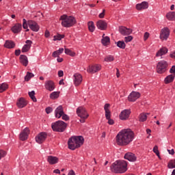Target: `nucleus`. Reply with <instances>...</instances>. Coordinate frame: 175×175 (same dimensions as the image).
I'll return each mask as SVG.
<instances>
[{
	"label": "nucleus",
	"instance_id": "nucleus-1",
	"mask_svg": "<svg viewBox=\"0 0 175 175\" xmlns=\"http://www.w3.org/2000/svg\"><path fill=\"white\" fill-rule=\"evenodd\" d=\"M135 133L132 130L127 129L122 130L116 136V143L118 146H128L133 142Z\"/></svg>",
	"mask_w": 175,
	"mask_h": 175
},
{
	"label": "nucleus",
	"instance_id": "nucleus-2",
	"mask_svg": "<svg viewBox=\"0 0 175 175\" xmlns=\"http://www.w3.org/2000/svg\"><path fill=\"white\" fill-rule=\"evenodd\" d=\"M128 163L124 160H118L115 161L111 165V172L113 173H125L128 170Z\"/></svg>",
	"mask_w": 175,
	"mask_h": 175
},
{
	"label": "nucleus",
	"instance_id": "nucleus-3",
	"mask_svg": "<svg viewBox=\"0 0 175 175\" xmlns=\"http://www.w3.org/2000/svg\"><path fill=\"white\" fill-rule=\"evenodd\" d=\"M84 143V138L81 136H74L68 139V145L70 150H76L83 146Z\"/></svg>",
	"mask_w": 175,
	"mask_h": 175
},
{
	"label": "nucleus",
	"instance_id": "nucleus-4",
	"mask_svg": "<svg viewBox=\"0 0 175 175\" xmlns=\"http://www.w3.org/2000/svg\"><path fill=\"white\" fill-rule=\"evenodd\" d=\"M60 20L62 21V27L65 28H70V27H73L76 24V18L73 16L62 15L60 17Z\"/></svg>",
	"mask_w": 175,
	"mask_h": 175
},
{
	"label": "nucleus",
	"instance_id": "nucleus-5",
	"mask_svg": "<svg viewBox=\"0 0 175 175\" xmlns=\"http://www.w3.org/2000/svg\"><path fill=\"white\" fill-rule=\"evenodd\" d=\"M51 126L52 129L55 132H64V131L66 129V123H65L64 121L59 120L55 123H53Z\"/></svg>",
	"mask_w": 175,
	"mask_h": 175
},
{
	"label": "nucleus",
	"instance_id": "nucleus-6",
	"mask_svg": "<svg viewBox=\"0 0 175 175\" xmlns=\"http://www.w3.org/2000/svg\"><path fill=\"white\" fill-rule=\"evenodd\" d=\"M77 114L78 117H80V122L84 123L85 122V120L88 118V113H87V110L85 108L83 107H79L77 109Z\"/></svg>",
	"mask_w": 175,
	"mask_h": 175
},
{
	"label": "nucleus",
	"instance_id": "nucleus-7",
	"mask_svg": "<svg viewBox=\"0 0 175 175\" xmlns=\"http://www.w3.org/2000/svg\"><path fill=\"white\" fill-rule=\"evenodd\" d=\"M167 70V62L166 61H160L157 66V72L160 75L165 73Z\"/></svg>",
	"mask_w": 175,
	"mask_h": 175
},
{
	"label": "nucleus",
	"instance_id": "nucleus-8",
	"mask_svg": "<svg viewBox=\"0 0 175 175\" xmlns=\"http://www.w3.org/2000/svg\"><path fill=\"white\" fill-rule=\"evenodd\" d=\"M170 35V31L169 30V28L165 27L162 29L160 33V39L161 40H167V38H169Z\"/></svg>",
	"mask_w": 175,
	"mask_h": 175
},
{
	"label": "nucleus",
	"instance_id": "nucleus-9",
	"mask_svg": "<svg viewBox=\"0 0 175 175\" xmlns=\"http://www.w3.org/2000/svg\"><path fill=\"white\" fill-rule=\"evenodd\" d=\"M28 27L33 32H38L40 29L39 25L35 21H28Z\"/></svg>",
	"mask_w": 175,
	"mask_h": 175
},
{
	"label": "nucleus",
	"instance_id": "nucleus-10",
	"mask_svg": "<svg viewBox=\"0 0 175 175\" xmlns=\"http://www.w3.org/2000/svg\"><path fill=\"white\" fill-rule=\"evenodd\" d=\"M101 68L102 67L99 64L90 66L87 69V72L92 74L96 73V72H99V70H100Z\"/></svg>",
	"mask_w": 175,
	"mask_h": 175
},
{
	"label": "nucleus",
	"instance_id": "nucleus-11",
	"mask_svg": "<svg viewBox=\"0 0 175 175\" xmlns=\"http://www.w3.org/2000/svg\"><path fill=\"white\" fill-rule=\"evenodd\" d=\"M73 78L74 84L76 87L81 84V81H83V77L81 75L76 73L73 75Z\"/></svg>",
	"mask_w": 175,
	"mask_h": 175
},
{
	"label": "nucleus",
	"instance_id": "nucleus-12",
	"mask_svg": "<svg viewBox=\"0 0 175 175\" xmlns=\"http://www.w3.org/2000/svg\"><path fill=\"white\" fill-rule=\"evenodd\" d=\"M139 98H140V93L137 92H132L129 97V102H135V100H137V99H139Z\"/></svg>",
	"mask_w": 175,
	"mask_h": 175
},
{
	"label": "nucleus",
	"instance_id": "nucleus-13",
	"mask_svg": "<svg viewBox=\"0 0 175 175\" xmlns=\"http://www.w3.org/2000/svg\"><path fill=\"white\" fill-rule=\"evenodd\" d=\"M46 137H47L46 133H40L36 137V142L38 143V144H42V143L46 140Z\"/></svg>",
	"mask_w": 175,
	"mask_h": 175
},
{
	"label": "nucleus",
	"instance_id": "nucleus-14",
	"mask_svg": "<svg viewBox=\"0 0 175 175\" xmlns=\"http://www.w3.org/2000/svg\"><path fill=\"white\" fill-rule=\"evenodd\" d=\"M131 115V109H124L120 114V120H125L129 118V116Z\"/></svg>",
	"mask_w": 175,
	"mask_h": 175
},
{
	"label": "nucleus",
	"instance_id": "nucleus-15",
	"mask_svg": "<svg viewBox=\"0 0 175 175\" xmlns=\"http://www.w3.org/2000/svg\"><path fill=\"white\" fill-rule=\"evenodd\" d=\"M44 87L48 91H54L55 90V84L53 81H46Z\"/></svg>",
	"mask_w": 175,
	"mask_h": 175
},
{
	"label": "nucleus",
	"instance_id": "nucleus-16",
	"mask_svg": "<svg viewBox=\"0 0 175 175\" xmlns=\"http://www.w3.org/2000/svg\"><path fill=\"white\" fill-rule=\"evenodd\" d=\"M119 32L121 33V35L125 36L126 35H131V33H132V29H128L124 26H121L119 27Z\"/></svg>",
	"mask_w": 175,
	"mask_h": 175
},
{
	"label": "nucleus",
	"instance_id": "nucleus-17",
	"mask_svg": "<svg viewBox=\"0 0 175 175\" xmlns=\"http://www.w3.org/2000/svg\"><path fill=\"white\" fill-rule=\"evenodd\" d=\"M96 27L101 31H105L107 28V23L105 21L100 20L96 23Z\"/></svg>",
	"mask_w": 175,
	"mask_h": 175
},
{
	"label": "nucleus",
	"instance_id": "nucleus-18",
	"mask_svg": "<svg viewBox=\"0 0 175 175\" xmlns=\"http://www.w3.org/2000/svg\"><path fill=\"white\" fill-rule=\"evenodd\" d=\"M64 113V107H62V105H60L55 109V116L56 117V118H59L60 117H62Z\"/></svg>",
	"mask_w": 175,
	"mask_h": 175
},
{
	"label": "nucleus",
	"instance_id": "nucleus-19",
	"mask_svg": "<svg viewBox=\"0 0 175 175\" xmlns=\"http://www.w3.org/2000/svg\"><path fill=\"white\" fill-rule=\"evenodd\" d=\"M28 135H29V129L25 128L20 134V139L23 142L24 140H27L28 139Z\"/></svg>",
	"mask_w": 175,
	"mask_h": 175
},
{
	"label": "nucleus",
	"instance_id": "nucleus-20",
	"mask_svg": "<svg viewBox=\"0 0 175 175\" xmlns=\"http://www.w3.org/2000/svg\"><path fill=\"white\" fill-rule=\"evenodd\" d=\"M27 103L25 98L21 97L17 100L16 105L19 109H23L27 106Z\"/></svg>",
	"mask_w": 175,
	"mask_h": 175
},
{
	"label": "nucleus",
	"instance_id": "nucleus-21",
	"mask_svg": "<svg viewBox=\"0 0 175 175\" xmlns=\"http://www.w3.org/2000/svg\"><path fill=\"white\" fill-rule=\"evenodd\" d=\"M23 28V25L20 23L15 24L11 29V31L14 33H19V32H21V29Z\"/></svg>",
	"mask_w": 175,
	"mask_h": 175
},
{
	"label": "nucleus",
	"instance_id": "nucleus-22",
	"mask_svg": "<svg viewBox=\"0 0 175 175\" xmlns=\"http://www.w3.org/2000/svg\"><path fill=\"white\" fill-rule=\"evenodd\" d=\"M136 9L137 10H144V9H148V3L146 1H143L142 3H138L136 5Z\"/></svg>",
	"mask_w": 175,
	"mask_h": 175
},
{
	"label": "nucleus",
	"instance_id": "nucleus-23",
	"mask_svg": "<svg viewBox=\"0 0 175 175\" xmlns=\"http://www.w3.org/2000/svg\"><path fill=\"white\" fill-rule=\"evenodd\" d=\"M124 159H127L130 162H135L136 161V156L132 152H128L124 155Z\"/></svg>",
	"mask_w": 175,
	"mask_h": 175
},
{
	"label": "nucleus",
	"instance_id": "nucleus-24",
	"mask_svg": "<svg viewBox=\"0 0 175 175\" xmlns=\"http://www.w3.org/2000/svg\"><path fill=\"white\" fill-rule=\"evenodd\" d=\"M25 43L26 44H25L22 49V53H27V51H29V49H31V44H32V41L27 40Z\"/></svg>",
	"mask_w": 175,
	"mask_h": 175
},
{
	"label": "nucleus",
	"instance_id": "nucleus-25",
	"mask_svg": "<svg viewBox=\"0 0 175 175\" xmlns=\"http://www.w3.org/2000/svg\"><path fill=\"white\" fill-rule=\"evenodd\" d=\"M47 161L50 165H55V163H58V159L55 157L49 156L47 158Z\"/></svg>",
	"mask_w": 175,
	"mask_h": 175
},
{
	"label": "nucleus",
	"instance_id": "nucleus-26",
	"mask_svg": "<svg viewBox=\"0 0 175 175\" xmlns=\"http://www.w3.org/2000/svg\"><path fill=\"white\" fill-rule=\"evenodd\" d=\"M20 60L21 63L24 66H28V57L24 55H21L20 56Z\"/></svg>",
	"mask_w": 175,
	"mask_h": 175
},
{
	"label": "nucleus",
	"instance_id": "nucleus-27",
	"mask_svg": "<svg viewBox=\"0 0 175 175\" xmlns=\"http://www.w3.org/2000/svg\"><path fill=\"white\" fill-rule=\"evenodd\" d=\"M167 53V49L161 48L159 50L156 54V57H162V55H165V54Z\"/></svg>",
	"mask_w": 175,
	"mask_h": 175
},
{
	"label": "nucleus",
	"instance_id": "nucleus-28",
	"mask_svg": "<svg viewBox=\"0 0 175 175\" xmlns=\"http://www.w3.org/2000/svg\"><path fill=\"white\" fill-rule=\"evenodd\" d=\"M15 46L14 42L10 40H6L4 44V46L6 47V49H14Z\"/></svg>",
	"mask_w": 175,
	"mask_h": 175
},
{
	"label": "nucleus",
	"instance_id": "nucleus-29",
	"mask_svg": "<svg viewBox=\"0 0 175 175\" xmlns=\"http://www.w3.org/2000/svg\"><path fill=\"white\" fill-rule=\"evenodd\" d=\"M175 75H170L164 80L165 84H169L170 83L173 82L174 80Z\"/></svg>",
	"mask_w": 175,
	"mask_h": 175
},
{
	"label": "nucleus",
	"instance_id": "nucleus-30",
	"mask_svg": "<svg viewBox=\"0 0 175 175\" xmlns=\"http://www.w3.org/2000/svg\"><path fill=\"white\" fill-rule=\"evenodd\" d=\"M101 43L103 46H107L110 43V38L109 36H105L101 40Z\"/></svg>",
	"mask_w": 175,
	"mask_h": 175
},
{
	"label": "nucleus",
	"instance_id": "nucleus-31",
	"mask_svg": "<svg viewBox=\"0 0 175 175\" xmlns=\"http://www.w3.org/2000/svg\"><path fill=\"white\" fill-rule=\"evenodd\" d=\"M167 20H175V12H168L166 15Z\"/></svg>",
	"mask_w": 175,
	"mask_h": 175
},
{
	"label": "nucleus",
	"instance_id": "nucleus-32",
	"mask_svg": "<svg viewBox=\"0 0 175 175\" xmlns=\"http://www.w3.org/2000/svg\"><path fill=\"white\" fill-rule=\"evenodd\" d=\"M148 114L150 113H141L139 115V121H141V122H144V121L147 120V116H148Z\"/></svg>",
	"mask_w": 175,
	"mask_h": 175
},
{
	"label": "nucleus",
	"instance_id": "nucleus-33",
	"mask_svg": "<svg viewBox=\"0 0 175 175\" xmlns=\"http://www.w3.org/2000/svg\"><path fill=\"white\" fill-rule=\"evenodd\" d=\"M64 53V48H61L57 51H55L53 53L52 55L53 57H58L60 54H62Z\"/></svg>",
	"mask_w": 175,
	"mask_h": 175
},
{
	"label": "nucleus",
	"instance_id": "nucleus-34",
	"mask_svg": "<svg viewBox=\"0 0 175 175\" xmlns=\"http://www.w3.org/2000/svg\"><path fill=\"white\" fill-rule=\"evenodd\" d=\"M59 96V92H53L50 94V98L51 99H57Z\"/></svg>",
	"mask_w": 175,
	"mask_h": 175
},
{
	"label": "nucleus",
	"instance_id": "nucleus-35",
	"mask_svg": "<svg viewBox=\"0 0 175 175\" xmlns=\"http://www.w3.org/2000/svg\"><path fill=\"white\" fill-rule=\"evenodd\" d=\"M88 29L90 32H94L95 31V25H94V22H89L88 23Z\"/></svg>",
	"mask_w": 175,
	"mask_h": 175
},
{
	"label": "nucleus",
	"instance_id": "nucleus-36",
	"mask_svg": "<svg viewBox=\"0 0 175 175\" xmlns=\"http://www.w3.org/2000/svg\"><path fill=\"white\" fill-rule=\"evenodd\" d=\"M28 94L33 102H37L36 97H35V91L29 92Z\"/></svg>",
	"mask_w": 175,
	"mask_h": 175
},
{
	"label": "nucleus",
	"instance_id": "nucleus-37",
	"mask_svg": "<svg viewBox=\"0 0 175 175\" xmlns=\"http://www.w3.org/2000/svg\"><path fill=\"white\" fill-rule=\"evenodd\" d=\"M65 54H67V55H70L71 57H75L76 55V53L70 51L69 49L65 48L64 49Z\"/></svg>",
	"mask_w": 175,
	"mask_h": 175
},
{
	"label": "nucleus",
	"instance_id": "nucleus-38",
	"mask_svg": "<svg viewBox=\"0 0 175 175\" xmlns=\"http://www.w3.org/2000/svg\"><path fill=\"white\" fill-rule=\"evenodd\" d=\"M33 74L31 72H28L26 75V76L25 77V81H29V80H31V79H32V77H33Z\"/></svg>",
	"mask_w": 175,
	"mask_h": 175
},
{
	"label": "nucleus",
	"instance_id": "nucleus-39",
	"mask_svg": "<svg viewBox=\"0 0 175 175\" xmlns=\"http://www.w3.org/2000/svg\"><path fill=\"white\" fill-rule=\"evenodd\" d=\"M104 60L105 62H113L114 61V57L113 55H107L105 57Z\"/></svg>",
	"mask_w": 175,
	"mask_h": 175
},
{
	"label": "nucleus",
	"instance_id": "nucleus-40",
	"mask_svg": "<svg viewBox=\"0 0 175 175\" xmlns=\"http://www.w3.org/2000/svg\"><path fill=\"white\" fill-rule=\"evenodd\" d=\"M6 90H8V85L5 83L0 85V92H3Z\"/></svg>",
	"mask_w": 175,
	"mask_h": 175
},
{
	"label": "nucleus",
	"instance_id": "nucleus-41",
	"mask_svg": "<svg viewBox=\"0 0 175 175\" xmlns=\"http://www.w3.org/2000/svg\"><path fill=\"white\" fill-rule=\"evenodd\" d=\"M117 46L120 49H125V47H126V44H125V42L124 41H118L117 42Z\"/></svg>",
	"mask_w": 175,
	"mask_h": 175
},
{
	"label": "nucleus",
	"instance_id": "nucleus-42",
	"mask_svg": "<svg viewBox=\"0 0 175 175\" xmlns=\"http://www.w3.org/2000/svg\"><path fill=\"white\" fill-rule=\"evenodd\" d=\"M167 167L169 169H174L175 167V160H171L168 163Z\"/></svg>",
	"mask_w": 175,
	"mask_h": 175
},
{
	"label": "nucleus",
	"instance_id": "nucleus-43",
	"mask_svg": "<svg viewBox=\"0 0 175 175\" xmlns=\"http://www.w3.org/2000/svg\"><path fill=\"white\" fill-rule=\"evenodd\" d=\"M23 27L24 29H27L26 31L28 32L29 31V29H28V21L27 23V20L25 19H23Z\"/></svg>",
	"mask_w": 175,
	"mask_h": 175
},
{
	"label": "nucleus",
	"instance_id": "nucleus-44",
	"mask_svg": "<svg viewBox=\"0 0 175 175\" xmlns=\"http://www.w3.org/2000/svg\"><path fill=\"white\" fill-rule=\"evenodd\" d=\"M53 40H61L62 39H64V38H65L64 35H61V34H57V36H55L53 37Z\"/></svg>",
	"mask_w": 175,
	"mask_h": 175
},
{
	"label": "nucleus",
	"instance_id": "nucleus-45",
	"mask_svg": "<svg viewBox=\"0 0 175 175\" xmlns=\"http://www.w3.org/2000/svg\"><path fill=\"white\" fill-rule=\"evenodd\" d=\"M153 152H154V154H156V155L157 157H159V158H161V157L159 156V150H158V146H155L153 148Z\"/></svg>",
	"mask_w": 175,
	"mask_h": 175
},
{
	"label": "nucleus",
	"instance_id": "nucleus-46",
	"mask_svg": "<svg viewBox=\"0 0 175 175\" xmlns=\"http://www.w3.org/2000/svg\"><path fill=\"white\" fill-rule=\"evenodd\" d=\"M6 152L3 150H0V161L2 158H5L6 157Z\"/></svg>",
	"mask_w": 175,
	"mask_h": 175
},
{
	"label": "nucleus",
	"instance_id": "nucleus-47",
	"mask_svg": "<svg viewBox=\"0 0 175 175\" xmlns=\"http://www.w3.org/2000/svg\"><path fill=\"white\" fill-rule=\"evenodd\" d=\"M133 40V37H132V36H129L124 38V42H126V43L132 42Z\"/></svg>",
	"mask_w": 175,
	"mask_h": 175
},
{
	"label": "nucleus",
	"instance_id": "nucleus-48",
	"mask_svg": "<svg viewBox=\"0 0 175 175\" xmlns=\"http://www.w3.org/2000/svg\"><path fill=\"white\" fill-rule=\"evenodd\" d=\"M62 117V120H64V121H68L69 120V116L65 114V113H63Z\"/></svg>",
	"mask_w": 175,
	"mask_h": 175
},
{
	"label": "nucleus",
	"instance_id": "nucleus-49",
	"mask_svg": "<svg viewBox=\"0 0 175 175\" xmlns=\"http://www.w3.org/2000/svg\"><path fill=\"white\" fill-rule=\"evenodd\" d=\"M45 111H46V114H50V113H51L53 111V108L48 107L46 108Z\"/></svg>",
	"mask_w": 175,
	"mask_h": 175
},
{
	"label": "nucleus",
	"instance_id": "nucleus-50",
	"mask_svg": "<svg viewBox=\"0 0 175 175\" xmlns=\"http://www.w3.org/2000/svg\"><path fill=\"white\" fill-rule=\"evenodd\" d=\"M110 113V111H105V118H107V120H109L111 117Z\"/></svg>",
	"mask_w": 175,
	"mask_h": 175
},
{
	"label": "nucleus",
	"instance_id": "nucleus-51",
	"mask_svg": "<svg viewBox=\"0 0 175 175\" xmlns=\"http://www.w3.org/2000/svg\"><path fill=\"white\" fill-rule=\"evenodd\" d=\"M150 37V33L146 32L144 35V40H147L148 38Z\"/></svg>",
	"mask_w": 175,
	"mask_h": 175
},
{
	"label": "nucleus",
	"instance_id": "nucleus-52",
	"mask_svg": "<svg viewBox=\"0 0 175 175\" xmlns=\"http://www.w3.org/2000/svg\"><path fill=\"white\" fill-rule=\"evenodd\" d=\"M109 107H110V104H105L104 106L105 111H109L110 109H109Z\"/></svg>",
	"mask_w": 175,
	"mask_h": 175
},
{
	"label": "nucleus",
	"instance_id": "nucleus-53",
	"mask_svg": "<svg viewBox=\"0 0 175 175\" xmlns=\"http://www.w3.org/2000/svg\"><path fill=\"white\" fill-rule=\"evenodd\" d=\"M105 10H103V12H101V13L98 15V17H99L100 18H103L105 17Z\"/></svg>",
	"mask_w": 175,
	"mask_h": 175
},
{
	"label": "nucleus",
	"instance_id": "nucleus-54",
	"mask_svg": "<svg viewBox=\"0 0 175 175\" xmlns=\"http://www.w3.org/2000/svg\"><path fill=\"white\" fill-rule=\"evenodd\" d=\"M107 120H108V124L109 125H113L114 124V120H111L110 118L109 119H107Z\"/></svg>",
	"mask_w": 175,
	"mask_h": 175
},
{
	"label": "nucleus",
	"instance_id": "nucleus-55",
	"mask_svg": "<svg viewBox=\"0 0 175 175\" xmlns=\"http://www.w3.org/2000/svg\"><path fill=\"white\" fill-rule=\"evenodd\" d=\"M170 73H174L175 75V66H173L170 70Z\"/></svg>",
	"mask_w": 175,
	"mask_h": 175
},
{
	"label": "nucleus",
	"instance_id": "nucleus-56",
	"mask_svg": "<svg viewBox=\"0 0 175 175\" xmlns=\"http://www.w3.org/2000/svg\"><path fill=\"white\" fill-rule=\"evenodd\" d=\"M44 36L45 38H49V36H50V31H49V30L45 31Z\"/></svg>",
	"mask_w": 175,
	"mask_h": 175
},
{
	"label": "nucleus",
	"instance_id": "nucleus-57",
	"mask_svg": "<svg viewBox=\"0 0 175 175\" xmlns=\"http://www.w3.org/2000/svg\"><path fill=\"white\" fill-rule=\"evenodd\" d=\"M58 76H59V77H62L64 76V71L59 70L58 72Z\"/></svg>",
	"mask_w": 175,
	"mask_h": 175
},
{
	"label": "nucleus",
	"instance_id": "nucleus-58",
	"mask_svg": "<svg viewBox=\"0 0 175 175\" xmlns=\"http://www.w3.org/2000/svg\"><path fill=\"white\" fill-rule=\"evenodd\" d=\"M21 53V51L16 50L15 51V55H20Z\"/></svg>",
	"mask_w": 175,
	"mask_h": 175
},
{
	"label": "nucleus",
	"instance_id": "nucleus-59",
	"mask_svg": "<svg viewBox=\"0 0 175 175\" xmlns=\"http://www.w3.org/2000/svg\"><path fill=\"white\" fill-rule=\"evenodd\" d=\"M169 154H171V155H174V150H167Z\"/></svg>",
	"mask_w": 175,
	"mask_h": 175
},
{
	"label": "nucleus",
	"instance_id": "nucleus-60",
	"mask_svg": "<svg viewBox=\"0 0 175 175\" xmlns=\"http://www.w3.org/2000/svg\"><path fill=\"white\" fill-rule=\"evenodd\" d=\"M116 77H120V70L118 68H116Z\"/></svg>",
	"mask_w": 175,
	"mask_h": 175
},
{
	"label": "nucleus",
	"instance_id": "nucleus-61",
	"mask_svg": "<svg viewBox=\"0 0 175 175\" xmlns=\"http://www.w3.org/2000/svg\"><path fill=\"white\" fill-rule=\"evenodd\" d=\"M54 173H55L56 174H59L61 173V171H59V170L57 169V170H55L53 171Z\"/></svg>",
	"mask_w": 175,
	"mask_h": 175
},
{
	"label": "nucleus",
	"instance_id": "nucleus-62",
	"mask_svg": "<svg viewBox=\"0 0 175 175\" xmlns=\"http://www.w3.org/2000/svg\"><path fill=\"white\" fill-rule=\"evenodd\" d=\"M68 175H76V174L75 173V171L70 170Z\"/></svg>",
	"mask_w": 175,
	"mask_h": 175
},
{
	"label": "nucleus",
	"instance_id": "nucleus-63",
	"mask_svg": "<svg viewBox=\"0 0 175 175\" xmlns=\"http://www.w3.org/2000/svg\"><path fill=\"white\" fill-rule=\"evenodd\" d=\"M146 133H147L148 135H150L151 129H146Z\"/></svg>",
	"mask_w": 175,
	"mask_h": 175
},
{
	"label": "nucleus",
	"instance_id": "nucleus-64",
	"mask_svg": "<svg viewBox=\"0 0 175 175\" xmlns=\"http://www.w3.org/2000/svg\"><path fill=\"white\" fill-rule=\"evenodd\" d=\"M171 58H175V51L170 54Z\"/></svg>",
	"mask_w": 175,
	"mask_h": 175
}]
</instances>
